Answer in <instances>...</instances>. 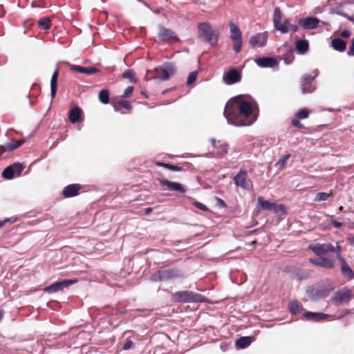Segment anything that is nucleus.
<instances>
[{
  "mask_svg": "<svg viewBox=\"0 0 354 354\" xmlns=\"http://www.w3.org/2000/svg\"><path fill=\"white\" fill-rule=\"evenodd\" d=\"M252 112V104L243 100L241 96H237L232 97L226 103L223 114L228 124L241 127L252 124V121L247 122L245 120L251 115Z\"/></svg>",
  "mask_w": 354,
  "mask_h": 354,
  "instance_id": "nucleus-1",
  "label": "nucleus"
},
{
  "mask_svg": "<svg viewBox=\"0 0 354 354\" xmlns=\"http://www.w3.org/2000/svg\"><path fill=\"white\" fill-rule=\"evenodd\" d=\"M185 275L183 272L178 268H173L165 270H158L153 273L149 277L151 281H167L176 279L184 278Z\"/></svg>",
  "mask_w": 354,
  "mask_h": 354,
  "instance_id": "nucleus-2",
  "label": "nucleus"
},
{
  "mask_svg": "<svg viewBox=\"0 0 354 354\" xmlns=\"http://www.w3.org/2000/svg\"><path fill=\"white\" fill-rule=\"evenodd\" d=\"M199 37H204L205 40L212 46L218 43V32H216L209 22H201L197 26Z\"/></svg>",
  "mask_w": 354,
  "mask_h": 354,
  "instance_id": "nucleus-3",
  "label": "nucleus"
},
{
  "mask_svg": "<svg viewBox=\"0 0 354 354\" xmlns=\"http://www.w3.org/2000/svg\"><path fill=\"white\" fill-rule=\"evenodd\" d=\"M281 12L279 7H276L273 13V25L276 30L280 31L283 34H286L290 31L291 26L290 20L286 19L281 23Z\"/></svg>",
  "mask_w": 354,
  "mask_h": 354,
  "instance_id": "nucleus-4",
  "label": "nucleus"
},
{
  "mask_svg": "<svg viewBox=\"0 0 354 354\" xmlns=\"http://www.w3.org/2000/svg\"><path fill=\"white\" fill-rule=\"evenodd\" d=\"M175 73V68L173 64L165 62L162 66L155 68V75L153 79H158L165 81L170 78Z\"/></svg>",
  "mask_w": 354,
  "mask_h": 354,
  "instance_id": "nucleus-5",
  "label": "nucleus"
},
{
  "mask_svg": "<svg viewBox=\"0 0 354 354\" xmlns=\"http://www.w3.org/2000/svg\"><path fill=\"white\" fill-rule=\"evenodd\" d=\"M230 38L233 42V49L236 53H239L242 47V34L239 27L234 23L229 24Z\"/></svg>",
  "mask_w": 354,
  "mask_h": 354,
  "instance_id": "nucleus-6",
  "label": "nucleus"
},
{
  "mask_svg": "<svg viewBox=\"0 0 354 354\" xmlns=\"http://www.w3.org/2000/svg\"><path fill=\"white\" fill-rule=\"evenodd\" d=\"M353 297L352 291L348 288H344L335 292L331 300L335 305L339 306L344 303H348Z\"/></svg>",
  "mask_w": 354,
  "mask_h": 354,
  "instance_id": "nucleus-7",
  "label": "nucleus"
},
{
  "mask_svg": "<svg viewBox=\"0 0 354 354\" xmlns=\"http://www.w3.org/2000/svg\"><path fill=\"white\" fill-rule=\"evenodd\" d=\"M199 296L198 294L195 292L184 290L175 292L173 295V299L176 302L189 303L197 301Z\"/></svg>",
  "mask_w": 354,
  "mask_h": 354,
  "instance_id": "nucleus-8",
  "label": "nucleus"
},
{
  "mask_svg": "<svg viewBox=\"0 0 354 354\" xmlns=\"http://www.w3.org/2000/svg\"><path fill=\"white\" fill-rule=\"evenodd\" d=\"M77 282V279H65L63 281H56L51 285L44 288V292L52 294L59 291H63L64 288L69 287Z\"/></svg>",
  "mask_w": 354,
  "mask_h": 354,
  "instance_id": "nucleus-9",
  "label": "nucleus"
},
{
  "mask_svg": "<svg viewBox=\"0 0 354 354\" xmlns=\"http://www.w3.org/2000/svg\"><path fill=\"white\" fill-rule=\"evenodd\" d=\"M234 183L243 189L250 190L252 186V181L248 177V173L245 169H241L234 177Z\"/></svg>",
  "mask_w": 354,
  "mask_h": 354,
  "instance_id": "nucleus-10",
  "label": "nucleus"
},
{
  "mask_svg": "<svg viewBox=\"0 0 354 354\" xmlns=\"http://www.w3.org/2000/svg\"><path fill=\"white\" fill-rule=\"evenodd\" d=\"M308 248L318 257H323L327 252H335V248L331 243H316L310 245Z\"/></svg>",
  "mask_w": 354,
  "mask_h": 354,
  "instance_id": "nucleus-11",
  "label": "nucleus"
},
{
  "mask_svg": "<svg viewBox=\"0 0 354 354\" xmlns=\"http://www.w3.org/2000/svg\"><path fill=\"white\" fill-rule=\"evenodd\" d=\"M241 80V73L235 68L230 69L227 72L224 73L223 76V81L227 85L238 83Z\"/></svg>",
  "mask_w": 354,
  "mask_h": 354,
  "instance_id": "nucleus-12",
  "label": "nucleus"
},
{
  "mask_svg": "<svg viewBox=\"0 0 354 354\" xmlns=\"http://www.w3.org/2000/svg\"><path fill=\"white\" fill-rule=\"evenodd\" d=\"M158 37L161 41L165 42L174 43L179 40L174 31L163 26L160 28Z\"/></svg>",
  "mask_w": 354,
  "mask_h": 354,
  "instance_id": "nucleus-13",
  "label": "nucleus"
},
{
  "mask_svg": "<svg viewBox=\"0 0 354 354\" xmlns=\"http://www.w3.org/2000/svg\"><path fill=\"white\" fill-rule=\"evenodd\" d=\"M313 82L311 75L306 74L302 77L301 88L303 93H310L316 89V85Z\"/></svg>",
  "mask_w": 354,
  "mask_h": 354,
  "instance_id": "nucleus-14",
  "label": "nucleus"
},
{
  "mask_svg": "<svg viewBox=\"0 0 354 354\" xmlns=\"http://www.w3.org/2000/svg\"><path fill=\"white\" fill-rule=\"evenodd\" d=\"M310 262L316 266L326 269H333L335 266V261L333 259L319 257V259H310Z\"/></svg>",
  "mask_w": 354,
  "mask_h": 354,
  "instance_id": "nucleus-15",
  "label": "nucleus"
},
{
  "mask_svg": "<svg viewBox=\"0 0 354 354\" xmlns=\"http://www.w3.org/2000/svg\"><path fill=\"white\" fill-rule=\"evenodd\" d=\"M267 39V32H264L263 33H257L251 37L250 39V44L254 48L263 47L266 45Z\"/></svg>",
  "mask_w": 354,
  "mask_h": 354,
  "instance_id": "nucleus-16",
  "label": "nucleus"
},
{
  "mask_svg": "<svg viewBox=\"0 0 354 354\" xmlns=\"http://www.w3.org/2000/svg\"><path fill=\"white\" fill-rule=\"evenodd\" d=\"M320 20L316 17H308L305 19H300L299 24L305 30H312L317 27Z\"/></svg>",
  "mask_w": 354,
  "mask_h": 354,
  "instance_id": "nucleus-17",
  "label": "nucleus"
},
{
  "mask_svg": "<svg viewBox=\"0 0 354 354\" xmlns=\"http://www.w3.org/2000/svg\"><path fill=\"white\" fill-rule=\"evenodd\" d=\"M160 184L161 186L165 187L168 190L179 192L182 194L185 192V189L183 185L178 182H172L167 179H162L160 181Z\"/></svg>",
  "mask_w": 354,
  "mask_h": 354,
  "instance_id": "nucleus-18",
  "label": "nucleus"
},
{
  "mask_svg": "<svg viewBox=\"0 0 354 354\" xmlns=\"http://www.w3.org/2000/svg\"><path fill=\"white\" fill-rule=\"evenodd\" d=\"M329 315L322 313L305 312L303 314V319L310 320L313 322H322L327 320Z\"/></svg>",
  "mask_w": 354,
  "mask_h": 354,
  "instance_id": "nucleus-19",
  "label": "nucleus"
},
{
  "mask_svg": "<svg viewBox=\"0 0 354 354\" xmlns=\"http://www.w3.org/2000/svg\"><path fill=\"white\" fill-rule=\"evenodd\" d=\"M255 63L261 68H272L278 66V61L270 57L258 58L255 60Z\"/></svg>",
  "mask_w": 354,
  "mask_h": 354,
  "instance_id": "nucleus-20",
  "label": "nucleus"
},
{
  "mask_svg": "<svg viewBox=\"0 0 354 354\" xmlns=\"http://www.w3.org/2000/svg\"><path fill=\"white\" fill-rule=\"evenodd\" d=\"M24 140L18 141L16 140H12L10 142L0 145V156L6 151H10L18 148L24 143Z\"/></svg>",
  "mask_w": 354,
  "mask_h": 354,
  "instance_id": "nucleus-21",
  "label": "nucleus"
},
{
  "mask_svg": "<svg viewBox=\"0 0 354 354\" xmlns=\"http://www.w3.org/2000/svg\"><path fill=\"white\" fill-rule=\"evenodd\" d=\"M80 189V185L71 184L64 187L62 193L66 198L73 197L78 195Z\"/></svg>",
  "mask_w": 354,
  "mask_h": 354,
  "instance_id": "nucleus-22",
  "label": "nucleus"
},
{
  "mask_svg": "<svg viewBox=\"0 0 354 354\" xmlns=\"http://www.w3.org/2000/svg\"><path fill=\"white\" fill-rule=\"evenodd\" d=\"M337 257L341 261V271L342 274L346 277L348 279H352L354 278V272L349 267V266L346 263L345 259L337 253Z\"/></svg>",
  "mask_w": 354,
  "mask_h": 354,
  "instance_id": "nucleus-23",
  "label": "nucleus"
},
{
  "mask_svg": "<svg viewBox=\"0 0 354 354\" xmlns=\"http://www.w3.org/2000/svg\"><path fill=\"white\" fill-rule=\"evenodd\" d=\"M253 341V337L250 336H244L239 338L235 342V346L237 348L243 349L249 346Z\"/></svg>",
  "mask_w": 354,
  "mask_h": 354,
  "instance_id": "nucleus-24",
  "label": "nucleus"
},
{
  "mask_svg": "<svg viewBox=\"0 0 354 354\" xmlns=\"http://www.w3.org/2000/svg\"><path fill=\"white\" fill-rule=\"evenodd\" d=\"M274 203L265 200L263 197H259L257 200V209L263 210H272Z\"/></svg>",
  "mask_w": 354,
  "mask_h": 354,
  "instance_id": "nucleus-25",
  "label": "nucleus"
},
{
  "mask_svg": "<svg viewBox=\"0 0 354 354\" xmlns=\"http://www.w3.org/2000/svg\"><path fill=\"white\" fill-rule=\"evenodd\" d=\"M210 141L212 143L214 147L220 149V151L218 152V154L219 156L222 157L224 155L227 154L228 145L226 143H221L219 141L217 142L214 138H211Z\"/></svg>",
  "mask_w": 354,
  "mask_h": 354,
  "instance_id": "nucleus-26",
  "label": "nucleus"
},
{
  "mask_svg": "<svg viewBox=\"0 0 354 354\" xmlns=\"http://www.w3.org/2000/svg\"><path fill=\"white\" fill-rule=\"evenodd\" d=\"M81 115V109L79 107H74L68 112V119L71 123L75 124L80 120Z\"/></svg>",
  "mask_w": 354,
  "mask_h": 354,
  "instance_id": "nucleus-27",
  "label": "nucleus"
},
{
  "mask_svg": "<svg viewBox=\"0 0 354 354\" xmlns=\"http://www.w3.org/2000/svg\"><path fill=\"white\" fill-rule=\"evenodd\" d=\"M332 47L339 52H343L346 50V42L342 39L335 38L331 41Z\"/></svg>",
  "mask_w": 354,
  "mask_h": 354,
  "instance_id": "nucleus-28",
  "label": "nucleus"
},
{
  "mask_svg": "<svg viewBox=\"0 0 354 354\" xmlns=\"http://www.w3.org/2000/svg\"><path fill=\"white\" fill-rule=\"evenodd\" d=\"M59 72L56 70L52 75L50 80V95L52 98H54L57 93V77Z\"/></svg>",
  "mask_w": 354,
  "mask_h": 354,
  "instance_id": "nucleus-29",
  "label": "nucleus"
},
{
  "mask_svg": "<svg viewBox=\"0 0 354 354\" xmlns=\"http://www.w3.org/2000/svg\"><path fill=\"white\" fill-rule=\"evenodd\" d=\"M288 308L290 312L293 315L300 314L304 310L303 306L296 300L289 303Z\"/></svg>",
  "mask_w": 354,
  "mask_h": 354,
  "instance_id": "nucleus-30",
  "label": "nucleus"
},
{
  "mask_svg": "<svg viewBox=\"0 0 354 354\" xmlns=\"http://www.w3.org/2000/svg\"><path fill=\"white\" fill-rule=\"evenodd\" d=\"M309 48L308 42L306 39H300L297 42L296 49L301 53L304 54L308 51Z\"/></svg>",
  "mask_w": 354,
  "mask_h": 354,
  "instance_id": "nucleus-31",
  "label": "nucleus"
},
{
  "mask_svg": "<svg viewBox=\"0 0 354 354\" xmlns=\"http://www.w3.org/2000/svg\"><path fill=\"white\" fill-rule=\"evenodd\" d=\"M51 21L49 17H43L38 21V26L44 30H48L50 28Z\"/></svg>",
  "mask_w": 354,
  "mask_h": 354,
  "instance_id": "nucleus-32",
  "label": "nucleus"
},
{
  "mask_svg": "<svg viewBox=\"0 0 354 354\" xmlns=\"http://www.w3.org/2000/svg\"><path fill=\"white\" fill-rule=\"evenodd\" d=\"M2 177L7 180H11L15 176L12 165L8 166L2 172Z\"/></svg>",
  "mask_w": 354,
  "mask_h": 354,
  "instance_id": "nucleus-33",
  "label": "nucleus"
},
{
  "mask_svg": "<svg viewBox=\"0 0 354 354\" xmlns=\"http://www.w3.org/2000/svg\"><path fill=\"white\" fill-rule=\"evenodd\" d=\"M272 210L276 213V214H279V213H281V214H287L288 212H287V209L286 207V206L283 204H277V203H274V205H273V208H272Z\"/></svg>",
  "mask_w": 354,
  "mask_h": 354,
  "instance_id": "nucleus-34",
  "label": "nucleus"
},
{
  "mask_svg": "<svg viewBox=\"0 0 354 354\" xmlns=\"http://www.w3.org/2000/svg\"><path fill=\"white\" fill-rule=\"evenodd\" d=\"M123 78L129 79L131 82L135 83L136 82L137 80L135 77V74L133 70L128 69L126 70L122 75Z\"/></svg>",
  "mask_w": 354,
  "mask_h": 354,
  "instance_id": "nucleus-35",
  "label": "nucleus"
},
{
  "mask_svg": "<svg viewBox=\"0 0 354 354\" xmlns=\"http://www.w3.org/2000/svg\"><path fill=\"white\" fill-rule=\"evenodd\" d=\"M12 167L13 168L15 175L19 176L24 169L25 165L24 163L16 162L12 164Z\"/></svg>",
  "mask_w": 354,
  "mask_h": 354,
  "instance_id": "nucleus-36",
  "label": "nucleus"
},
{
  "mask_svg": "<svg viewBox=\"0 0 354 354\" xmlns=\"http://www.w3.org/2000/svg\"><path fill=\"white\" fill-rule=\"evenodd\" d=\"M99 100L104 104H106L109 102V93L107 90H102L99 93Z\"/></svg>",
  "mask_w": 354,
  "mask_h": 354,
  "instance_id": "nucleus-37",
  "label": "nucleus"
},
{
  "mask_svg": "<svg viewBox=\"0 0 354 354\" xmlns=\"http://www.w3.org/2000/svg\"><path fill=\"white\" fill-rule=\"evenodd\" d=\"M157 165H159V166H161L165 168L169 169L172 171H180L182 169V168L180 167H178V165H171L169 163L158 162H157Z\"/></svg>",
  "mask_w": 354,
  "mask_h": 354,
  "instance_id": "nucleus-38",
  "label": "nucleus"
},
{
  "mask_svg": "<svg viewBox=\"0 0 354 354\" xmlns=\"http://www.w3.org/2000/svg\"><path fill=\"white\" fill-rule=\"evenodd\" d=\"M290 157V155L289 153L281 156L276 165L279 167H284Z\"/></svg>",
  "mask_w": 354,
  "mask_h": 354,
  "instance_id": "nucleus-39",
  "label": "nucleus"
},
{
  "mask_svg": "<svg viewBox=\"0 0 354 354\" xmlns=\"http://www.w3.org/2000/svg\"><path fill=\"white\" fill-rule=\"evenodd\" d=\"M330 194L326 192H319L317 194L315 201L317 202L324 201L328 199Z\"/></svg>",
  "mask_w": 354,
  "mask_h": 354,
  "instance_id": "nucleus-40",
  "label": "nucleus"
},
{
  "mask_svg": "<svg viewBox=\"0 0 354 354\" xmlns=\"http://www.w3.org/2000/svg\"><path fill=\"white\" fill-rule=\"evenodd\" d=\"M198 73L197 71H192L188 75L187 80V84L188 86L191 85L192 83L195 82L197 77Z\"/></svg>",
  "mask_w": 354,
  "mask_h": 354,
  "instance_id": "nucleus-41",
  "label": "nucleus"
},
{
  "mask_svg": "<svg viewBox=\"0 0 354 354\" xmlns=\"http://www.w3.org/2000/svg\"><path fill=\"white\" fill-rule=\"evenodd\" d=\"M308 115L309 112L306 109H301L299 110L298 112L297 113V117L299 119H305L308 118Z\"/></svg>",
  "mask_w": 354,
  "mask_h": 354,
  "instance_id": "nucleus-42",
  "label": "nucleus"
},
{
  "mask_svg": "<svg viewBox=\"0 0 354 354\" xmlns=\"http://www.w3.org/2000/svg\"><path fill=\"white\" fill-rule=\"evenodd\" d=\"M70 69L72 71H74V72H78V73H84L85 68L82 67V66H78V65H71L70 66Z\"/></svg>",
  "mask_w": 354,
  "mask_h": 354,
  "instance_id": "nucleus-43",
  "label": "nucleus"
},
{
  "mask_svg": "<svg viewBox=\"0 0 354 354\" xmlns=\"http://www.w3.org/2000/svg\"><path fill=\"white\" fill-rule=\"evenodd\" d=\"M193 205L198 209L202 210V211H207L208 210V208L207 207L204 205L203 203H200V202H198V201H195L194 202Z\"/></svg>",
  "mask_w": 354,
  "mask_h": 354,
  "instance_id": "nucleus-44",
  "label": "nucleus"
},
{
  "mask_svg": "<svg viewBox=\"0 0 354 354\" xmlns=\"http://www.w3.org/2000/svg\"><path fill=\"white\" fill-rule=\"evenodd\" d=\"M99 71H100V70L97 69L95 67H90V68H85L84 73L87 74V75H92L94 73H99Z\"/></svg>",
  "mask_w": 354,
  "mask_h": 354,
  "instance_id": "nucleus-45",
  "label": "nucleus"
},
{
  "mask_svg": "<svg viewBox=\"0 0 354 354\" xmlns=\"http://www.w3.org/2000/svg\"><path fill=\"white\" fill-rule=\"evenodd\" d=\"M133 342L130 339H127L124 344L122 346L123 350H129L132 348Z\"/></svg>",
  "mask_w": 354,
  "mask_h": 354,
  "instance_id": "nucleus-46",
  "label": "nucleus"
},
{
  "mask_svg": "<svg viewBox=\"0 0 354 354\" xmlns=\"http://www.w3.org/2000/svg\"><path fill=\"white\" fill-rule=\"evenodd\" d=\"M133 91V86H128V87H127L126 89L124 91L122 97H126L130 96L132 94Z\"/></svg>",
  "mask_w": 354,
  "mask_h": 354,
  "instance_id": "nucleus-47",
  "label": "nucleus"
},
{
  "mask_svg": "<svg viewBox=\"0 0 354 354\" xmlns=\"http://www.w3.org/2000/svg\"><path fill=\"white\" fill-rule=\"evenodd\" d=\"M118 104L127 110H130L131 109V104L126 100L120 102Z\"/></svg>",
  "mask_w": 354,
  "mask_h": 354,
  "instance_id": "nucleus-48",
  "label": "nucleus"
},
{
  "mask_svg": "<svg viewBox=\"0 0 354 354\" xmlns=\"http://www.w3.org/2000/svg\"><path fill=\"white\" fill-rule=\"evenodd\" d=\"M216 205L218 206L219 207L225 208L227 207L225 201L223 199H221L220 198H216Z\"/></svg>",
  "mask_w": 354,
  "mask_h": 354,
  "instance_id": "nucleus-49",
  "label": "nucleus"
},
{
  "mask_svg": "<svg viewBox=\"0 0 354 354\" xmlns=\"http://www.w3.org/2000/svg\"><path fill=\"white\" fill-rule=\"evenodd\" d=\"M347 54L349 56H354V37L352 39L351 45L349 46Z\"/></svg>",
  "mask_w": 354,
  "mask_h": 354,
  "instance_id": "nucleus-50",
  "label": "nucleus"
},
{
  "mask_svg": "<svg viewBox=\"0 0 354 354\" xmlns=\"http://www.w3.org/2000/svg\"><path fill=\"white\" fill-rule=\"evenodd\" d=\"M351 33L348 30H344L341 32L340 35L343 38H348L351 36Z\"/></svg>",
  "mask_w": 354,
  "mask_h": 354,
  "instance_id": "nucleus-51",
  "label": "nucleus"
},
{
  "mask_svg": "<svg viewBox=\"0 0 354 354\" xmlns=\"http://www.w3.org/2000/svg\"><path fill=\"white\" fill-rule=\"evenodd\" d=\"M4 222V224L6 225L7 223H13L17 221L16 217H10V218H6L4 220H3Z\"/></svg>",
  "mask_w": 354,
  "mask_h": 354,
  "instance_id": "nucleus-52",
  "label": "nucleus"
},
{
  "mask_svg": "<svg viewBox=\"0 0 354 354\" xmlns=\"http://www.w3.org/2000/svg\"><path fill=\"white\" fill-rule=\"evenodd\" d=\"M331 223L333 226L336 229H339L342 226V223L339 221H332Z\"/></svg>",
  "mask_w": 354,
  "mask_h": 354,
  "instance_id": "nucleus-53",
  "label": "nucleus"
},
{
  "mask_svg": "<svg viewBox=\"0 0 354 354\" xmlns=\"http://www.w3.org/2000/svg\"><path fill=\"white\" fill-rule=\"evenodd\" d=\"M293 59H294V57H293V56L291 55L290 57H286V58H285V59H284V62H285V64H287V65H288V64H291V63L292 62Z\"/></svg>",
  "mask_w": 354,
  "mask_h": 354,
  "instance_id": "nucleus-54",
  "label": "nucleus"
},
{
  "mask_svg": "<svg viewBox=\"0 0 354 354\" xmlns=\"http://www.w3.org/2000/svg\"><path fill=\"white\" fill-rule=\"evenodd\" d=\"M292 124L293 126L297 127H301L302 126L301 122L298 120H296V119H294L292 120Z\"/></svg>",
  "mask_w": 354,
  "mask_h": 354,
  "instance_id": "nucleus-55",
  "label": "nucleus"
},
{
  "mask_svg": "<svg viewBox=\"0 0 354 354\" xmlns=\"http://www.w3.org/2000/svg\"><path fill=\"white\" fill-rule=\"evenodd\" d=\"M337 14L348 19V20H351V17L348 14H346L345 12L338 11V12H337Z\"/></svg>",
  "mask_w": 354,
  "mask_h": 354,
  "instance_id": "nucleus-56",
  "label": "nucleus"
},
{
  "mask_svg": "<svg viewBox=\"0 0 354 354\" xmlns=\"http://www.w3.org/2000/svg\"><path fill=\"white\" fill-rule=\"evenodd\" d=\"M347 240L349 244L354 246V234L353 236H348Z\"/></svg>",
  "mask_w": 354,
  "mask_h": 354,
  "instance_id": "nucleus-57",
  "label": "nucleus"
},
{
  "mask_svg": "<svg viewBox=\"0 0 354 354\" xmlns=\"http://www.w3.org/2000/svg\"><path fill=\"white\" fill-rule=\"evenodd\" d=\"M298 26L291 24L290 27V30H291L292 32H295L298 30Z\"/></svg>",
  "mask_w": 354,
  "mask_h": 354,
  "instance_id": "nucleus-58",
  "label": "nucleus"
},
{
  "mask_svg": "<svg viewBox=\"0 0 354 354\" xmlns=\"http://www.w3.org/2000/svg\"><path fill=\"white\" fill-rule=\"evenodd\" d=\"M313 75H312V77H313V80H315V79L319 75V72L318 71V69H315L313 71Z\"/></svg>",
  "mask_w": 354,
  "mask_h": 354,
  "instance_id": "nucleus-59",
  "label": "nucleus"
},
{
  "mask_svg": "<svg viewBox=\"0 0 354 354\" xmlns=\"http://www.w3.org/2000/svg\"><path fill=\"white\" fill-rule=\"evenodd\" d=\"M335 251H337V254L339 252V253H341V247L339 244V243H336V246H335ZM341 255V254H339Z\"/></svg>",
  "mask_w": 354,
  "mask_h": 354,
  "instance_id": "nucleus-60",
  "label": "nucleus"
},
{
  "mask_svg": "<svg viewBox=\"0 0 354 354\" xmlns=\"http://www.w3.org/2000/svg\"><path fill=\"white\" fill-rule=\"evenodd\" d=\"M5 225L3 221H0V228Z\"/></svg>",
  "mask_w": 354,
  "mask_h": 354,
  "instance_id": "nucleus-61",
  "label": "nucleus"
},
{
  "mask_svg": "<svg viewBox=\"0 0 354 354\" xmlns=\"http://www.w3.org/2000/svg\"><path fill=\"white\" fill-rule=\"evenodd\" d=\"M342 209H343V207H342V206H339V207H338V210H339V211H342Z\"/></svg>",
  "mask_w": 354,
  "mask_h": 354,
  "instance_id": "nucleus-62",
  "label": "nucleus"
},
{
  "mask_svg": "<svg viewBox=\"0 0 354 354\" xmlns=\"http://www.w3.org/2000/svg\"><path fill=\"white\" fill-rule=\"evenodd\" d=\"M151 209L150 207L147 209V212H151Z\"/></svg>",
  "mask_w": 354,
  "mask_h": 354,
  "instance_id": "nucleus-63",
  "label": "nucleus"
},
{
  "mask_svg": "<svg viewBox=\"0 0 354 354\" xmlns=\"http://www.w3.org/2000/svg\"><path fill=\"white\" fill-rule=\"evenodd\" d=\"M350 21H352L354 24V18L351 17V20H350Z\"/></svg>",
  "mask_w": 354,
  "mask_h": 354,
  "instance_id": "nucleus-64",
  "label": "nucleus"
}]
</instances>
